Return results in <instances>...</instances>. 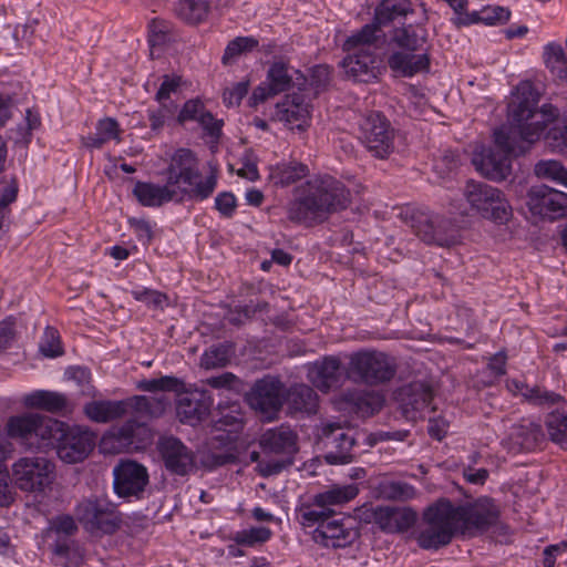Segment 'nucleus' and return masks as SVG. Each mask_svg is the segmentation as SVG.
I'll use <instances>...</instances> for the list:
<instances>
[{
  "label": "nucleus",
  "instance_id": "f257e3e1",
  "mask_svg": "<svg viewBox=\"0 0 567 567\" xmlns=\"http://www.w3.org/2000/svg\"><path fill=\"white\" fill-rule=\"evenodd\" d=\"M518 91L529 97L523 99L509 107L511 126L499 127L494 132V146L482 148L473 155L472 163L476 171L487 179L501 182L512 171V157L529 150L530 144L539 140L546 125L558 117L557 107L544 104L537 109L538 96L533 93L530 83H522Z\"/></svg>",
  "mask_w": 567,
  "mask_h": 567
},
{
  "label": "nucleus",
  "instance_id": "f03ea898",
  "mask_svg": "<svg viewBox=\"0 0 567 567\" xmlns=\"http://www.w3.org/2000/svg\"><path fill=\"white\" fill-rule=\"evenodd\" d=\"M498 518L499 509L492 498L481 497L458 506L442 498L424 512L426 527L420 530L416 540L421 548L436 550L449 545L456 533L486 530Z\"/></svg>",
  "mask_w": 567,
  "mask_h": 567
},
{
  "label": "nucleus",
  "instance_id": "7ed1b4c3",
  "mask_svg": "<svg viewBox=\"0 0 567 567\" xmlns=\"http://www.w3.org/2000/svg\"><path fill=\"white\" fill-rule=\"evenodd\" d=\"M349 204L350 192L340 181L330 175L315 176L306 182L300 196L289 205L288 218L313 226L346 209Z\"/></svg>",
  "mask_w": 567,
  "mask_h": 567
},
{
  "label": "nucleus",
  "instance_id": "20e7f679",
  "mask_svg": "<svg viewBox=\"0 0 567 567\" xmlns=\"http://www.w3.org/2000/svg\"><path fill=\"white\" fill-rule=\"evenodd\" d=\"M377 38L375 27L364 25L346 40L343 48L348 55L342 60V68L354 82L371 83L378 78Z\"/></svg>",
  "mask_w": 567,
  "mask_h": 567
},
{
  "label": "nucleus",
  "instance_id": "39448f33",
  "mask_svg": "<svg viewBox=\"0 0 567 567\" xmlns=\"http://www.w3.org/2000/svg\"><path fill=\"white\" fill-rule=\"evenodd\" d=\"M60 421L50 416L25 412L9 417L6 430L10 439L19 445L37 451H47L52 446V437L60 431Z\"/></svg>",
  "mask_w": 567,
  "mask_h": 567
},
{
  "label": "nucleus",
  "instance_id": "423d86ee",
  "mask_svg": "<svg viewBox=\"0 0 567 567\" xmlns=\"http://www.w3.org/2000/svg\"><path fill=\"white\" fill-rule=\"evenodd\" d=\"M400 217L425 244L450 247L457 241V228L447 217L415 207L403 208Z\"/></svg>",
  "mask_w": 567,
  "mask_h": 567
},
{
  "label": "nucleus",
  "instance_id": "0eeeda50",
  "mask_svg": "<svg viewBox=\"0 0 567 567\" xmlns=\"http://www.w3.org/2000/svg\"><path fill=\"white\" fill-rule=\"evenodd\" d=\"M217 178L210 174L205 182L196 184L193 188L175 187L166 181L164 185L147 182H136L133 194L138 203L145 207H159L168 202H183L185 198L204 200L215 190Z\"/></svg>",
  "mask_w": 567,
  "mask_h": 567
},
{
  "label": "nucleus",
  "instance_id": "6e6552de",
  "mask_svg": "<svg viewBox=\"0 0 567 567\" xmlns=\"http://www.w3.org/2000/svg\"><path fill=\"white\" fill-rule=\"evenodd\" d=\"M396 373L394 358L377 350H360L349 354L346 377L370 386L391 381Z\"/></svg>",
  "mask_w": 567,
  "mask_h": 567
},
{
  "label": "nucleus",
  "instance_id": "1a4fd4ad",
  "mask_svg": "<svg viewBox=\"0 0 567 567\" xmlns=\"http://www.w3.org/2000/svg\"><path fill=\"white\" fill-rule=\"evenodd\" d=\"M463 197L483 218L506 223L512 217V207L505 194L487 183L470 179L463 188Z\"/></svg>",
  "mask_w": 567,
  "mask_h": 567
},
{
  "label": "nucleus",
  "instance_id": "9d476101",
  "mask_svg": "<svg viewBox=\"0 0 567 567\" xmlns=\"http://www.w3.org/2000/svg\"><path fill=\"white\" fill-rule=\"evenodd\" d=\"M74 518L91 533L113 534L122 525V514L117 506L105 497L90 496L74 507Z\"/></svg>",
  "mask_w": 567,
  "mask_h": 567
},
{
  "label": "nucleus",
  "instance_id": "9b49d317",
  "mask_svg": "<svg viewBox=\"0 0 567 567\" xmlns=\"http://www.w3.org/2000/svg\"><path fill=\"white\" fill-rule=\"evenodd\" d=\"M358 138L372 156L384 159L394 151L395 131L380 112H370L359 122Z\"/></svg>",
  "mask_w": 567,
  "mask_h": 567
},
{
  "label": "nucleus",
  "instance_id": "f8f14e48",
  "mask_svg": "<svg viewBox=\"0 0 567 567\" xmlns=\"http://www.w3.org/2000/svg\"><path fill=\"white\" fill-rule=\"evenodd\" d=\"M79 526L75 518L69 514H61L49 520L43 530V538L52 554L64 560L65 564L81 558L78 540Z\"/></svg>",
  "mask_w": 567,
  "mask_h": 567
},
{
  "label": "nucleus",
  "instance_id": "ddd939ff",
  "mask_svg": "<svg viewBox=\"0 0 567 567\" xmlns=\"http://www.w3.org/2000/svg\"><path fill=\"white\" fill-rule=\"evenodd\" d=\"M60 431L52 437V446L65 463L82 462L95 446L96 435L86 427L69 426L60 421Z\"/></svg>",
  "mask_w": 567,
  "mask_h": 567
},
{
  "label": "nucleus",
  "instance_id": "4468645a",
  "mask_svg": "<svg viewBox=\"0 0 567 567\" xmlns=\"http://www.w3.org/2000/svg\"><path fill=\"white\" fill-rule=\"evenodd\" d=\"M54 464L43 456L20 457L12 465V480L24 492H43L54 480Z\"/></svg>",
  "mask_w": 567,
  "mask_h": 567
},
{
  "label": "nucleus",
  "instance_id": "2eb2a0df",
  "mask_svg": "<svg viewBox=\"0 0 567 567\" xmlns=\"http://www.w3.org/2000/svg\"><path fill=\"white\" fill-rule=\"evenodd\" d=\"M148 483L147 468L135 461H121L113 468L114 493L127 502L142 499Z\"/></svg>",
  "mask_w": 567,
  "mask_h": 567
},
{
  "label": "nucleus",
  "instance_id": "dca6fc26",
  "mask_svg": "<svg viewBox=\"0 0 567 567\" xmlns=\"http://www.w3.org/2000/svg\"><path fill=\"white\" fill-rule=\"evenodd\" d=\"M319 443L324 449V460L330 465L348 464L357 456V440L352 431L338 424L324 425L319 435Z\"/></svg>",
  "mask_w": 567,
  "mask_h": 567
},
{
  "label": "nucleus",
  "instance_id": "f3484780",
  "mask_svg": "<svg viewBox=\"0 0 567 567\" xmlns=\"http://www.w3.org/2000/svg\"><path fill=\"white\" fill-rule=\"evenodd\" d=\"M527 205L534 215L555 220L567 215V194L546 185L533 186L527 193Z\"/></svg>",
  "mask_w": 567,
  "mask_h": 567
},
{
  "label": "nucleus",
  "instance_id": "a211bd4d",
  "mask_svg": "<svg viewBox=\"0 0 567 567\" xmlns=\"http://www.w3.org/2000/svg\"><path fill=\"white\" fill-rule=\"evenodd\" d=\"M434 398L432 388L424 382H411L395 392L402 415L409 421L423 419Z\"/></svg>",
  "mask_w": 567,
  "mask_h": 567
},
{
  "label": "nucleus",
  "instance_id": "6ab92c4d",
  "mask_svg": "<svg viewBox=\"0 0 567 567\" xmlns=\"http://www.w3.org/2000/svg\"><path fill=\"white\" fill-rule=\"evenodd\" d=\"M158 452L166 471L173 475L186 476L195 468V454L179 439L165 436L158 441Z\"/></svg>",
  "mask_w": 567,
  "mask_h": 567
},
{
  "label": "nucleus",
  "instance_id": "aec40b11",
  "mask_svg": "<svg viewBox=\"0 0 567 567\" xmlns=\"http://www.w3.org/2000/svg\"><path fill=\"white\" fill-rule=\"evenodd\" d=\"M166 181L175 187L193 188L202 183L198 158L189 148H178L166 168Z\"/></svg>",
  "mask_w": 567,
  "mask_h": 567
},
{
  "label": "nucleus",
  "instance_id": "412c9836",
  "mask_svg": "<svg viewBox=\"0 0 567 567\" xmlns=\"http://www.w3.org/2000/svg\"><path fill=\"white\" fill-rule=\"evenodd\" d=\"M282 383L272 377L258 380L248 395L252 409L266 414L269 419L276 414L282 405Z\"/></svg>",
  "mask_w": 567,
  "mask_h": 567
},
{
  "label": "nucleus",
  "instance_id": "4be33fe9",
  "mask_svg": "<svg viewBox=\"0 0 567 567\" xmlns=\"http://www.w3.org/2000/svg\"><path fill=\"white\" fill-rule=\"evenodd\" d=\"M360 536L359 529L352 518H342L328 522L316 528L313 540L324 547L344 548L354 543Z\"/></svg>",
  "mask_w": 567,
  "mask_h": 567
},
{
  "label": "nucleus",
  "instance_id": "5701e85b",
  "mask_svg": "<svg viewBox=\"0 0 567 567\" xmlns=\"http://www.w3.org/2000/svg\"><path fill=\"white\" fill-rule=\"evenodd\" d=\"M344 374L341 360L334 355L317 360L308 369L310 382L324 393L340 388L344 381Z\"/></svg>",
  "mask_w": 567,
  "mask_h": 567
},
{
  "label": "nucleus",
  "instance_id": "b1692460",
  "mask_svg": "<svg viewBox=\"0 0 567 567\" xmlns=\"http://www.w3.org/2000/svg\"><path fill=\"white\" fill-rule=\"evenodd\" d=\"M212 405L208 391L195 390L179 398L176 413L182 423L195 426L208 416Z\"/></svg>",
  "mask_w": 567,
  "mask_h": 567
},
{
  "label": "nucleus",
  "instance_id": "393cba45",
  "mask_svg": "<svg viewBox=\"0 0 567 567\" xmlns=\"http://www.w3.org/2000/svg\"><path fill=\"white\" fill-rule=\"evenodd\" d=\"M276 117L291 130L305 131L310 120L309 104L299 93L288 94L276 105Z\"/></svg>",
  "mask_w": 567,
  "mask_h": 567
},
{
  "label": "nucleus",
  "instance_id": "a878e982",
  "mask_svg": "<svg viewBox=\"0 0 567 567\" xmlns=\"http://www.w3.org/2000/svg\"><path fill=\"white\" fill-rule=\"evenodd\" d=\"M430 63L431 59L427 52L396 51L388 59L389 68L404 78H412L417 73L427 72Z\"/></svg>",
  "mask_w": 567,
  "mask_h": 567
},
{
  "label": "nucleus",
  "instance_id": "bb28decb",
  "mask_svg": "<svg viewBox=\"0 0 567 567\" xmlns=\"http://www.w3.org/2000/svg\"><path fill=\"white\" fill-rule=\"evenodd\" d=\"M260 446L266 453L281 454L288 457L297 452V435L286 425L267 430L260 439Z\"/></svg>",
  "mask_w": 567,
  "mask_h": 567
},
{
  "label": "nucleus",
  "instance_id": "cd10ccee",
  "mask_svg": "<svg viewBox=\"0 0 567 567\" xmlns=\"http://www.w3.org/2000/svg\"><path fill=\"white\" fill-rule=\"evenodd\" d=\"M127 409L128 402L125 400H93L84 405L83 412L95 423H109L124 416Z\"/></svg>",
  "mask_w": 567,
  "mask_h": 567
},
{
  "label": "nucleus",
  "instance_id": "c85d7f7f",
  "mask_svg": "<svg viewBox=\"0 0 567 567\" xmlns=\"http://www.w3.org/2000/svg\"><path fill=\"white\" fill-rule=\"evenodd\" d=\"M24 404L28 408L40 409L51 413L71 412L73 405L69 399L59 392L37 390L24 396Z\"/></svg>",
  "mask_w": 567,
  "mask_h": 567
},
{
  "label": "nucleus",
  "instance_id": "c756f323",
  "mask_svg": "<svg viewBox=\"0 0 567 567\" xmlns=\"http://www.w3.org/2000/svg\"><path fill=\"white\" fill-rule=\"evenodd\" d=\"M542 426L533 421L524 420L512 426L509 440L515 451H530L543 440Z\"/></svg>",
  "mask_w": 567,
  "mask_h": 567
},
{
  "label": "nucleus",
  "instance_id": "7c9ffc66",
  "mask_svg": "<svg viewBox=\"0 0 567 567\" xmlns=\"http://www.w3.org/2000/svg\"><path fill=\"white\" fill-rule=\"evenodd\" d=\"M411 12H413V9L410 0H382L374 10L372 23L368 25H374L377 32L381 27L391 23L398 18L406 17Z\"/></svg>",
  "mask_w": 567,
  "mask_h": 567
},
{
  "label": "nucleus",
  "instance_id": "2f4dec72",
  "mask_svg": "<svg viewBox=\"0 0 567 567\" xmlns=\"http://www.w3.org/2000/svg\"><path fill=\"white\" fill-rule=\"evenodd\" d=\"M392 41L401 49L410 52L422 50L427 42V30L424 25L408 24L393 31Z\"/></svg>",
  "mask_w": 567,
  "mask_h": 567
},
{
  "label": "nucleus",
  "instance_id": "473e14b6",
  "mask_svg": "<svg viewBox=\"0 0 567 567\" xmlns=\"http://www.w3.org/2000/svg\"><path fill=\"white\" fill-rule=\"evenodd\" d=\"M334 515L333 509H328L323 505H317V498L313 496L311 501L301 503L296 508V516L303 527L320 528L326 525Z\"/></svg>",
  "mask_w": 567,
  "mask_h": 567
},
{
  "label": "nucleus",
  "instance_id": "72a5a7b5",
  "mask_svg": "<svg viewBox=\"0 0 567 567\" xmlns=\"http://www.w3.org/2000/svg\"><path fill=\"white\" fill-rule=\"evenodd\" d=\"M289 409L295 412L312 414L318 409V395L312 388L306 384H297L290 388L287 394Z\"/></svg>",
  "mask_w": 567,
  "mask_h": 567
},
{
  "label": "nucleus",
  "instance_id": "f704fd0d",
  "mask_svg": "<svg viewBox=\"0 0 567 567\" xmlns=\"http://www.w3.org/2000/svg\"><path fill=\"white\" fill-rule=\"evenodd\" d=\"M359 493V488L354 484L331 485L327 489L315 495L317 505H323L328 509L333 506H340L352 501Z\"/></svg>",
  "mask_w": 567,
  "mask_h": 567
},
{
  "label": "nucleus",
  "instance_id": "c9c22d12",
  "mask_svg": "<svg viewBox=\"0 0 567 567\" xmlns=\"http://www.w3.org/2000/svg\"><path fill=\"white\" fill-rule=\"evenodd\" d=\"M110 141H121L118 123L112 117L99 121L95 132L83 138L84 145L91 148H101Z\"/></svg>",
  "mask_w": 567,
  "mask_h": 567
},
{
  "label": "nucleus",
  "instance_id": "e433bc0d",
  "mask_svg": "<svg viewBox=\"0 0 567 567\" xmlns=\"http://www.w3.org/2000/svg\"><path fill=\"white\" fill-rule=\"evenodd\" d=\"M344 400L351 403L357 413L370 416L379 412L383 406V396L375 391L349 392Z\"/></svg>",
  "mask_w": 567,
  "mask_h": 567
},
{
  "label": "nucleus",
  "instance_id": "4c0bfd02",
  "mask_svg": "<svg viewBox=\"0 0 567 567\" xmlns=\"http://www.w3.org/2000/svg\"><path fill=\"white\" fill-rule=\"evenodd\" d=\"M292 73L301 76L299 71L290 68L285 61H274L267 72V82L271 85L272 92L279 94L288 91L293 84Z\"/></svg>",
  "mask_w": 567,
  "mask_h": 567
},
{
  "label": "nucleus",
  "instance_id": "58836bf2",
  "mask_svg": "<svg viewBox=\"0 0 567 567\" xmlns=\"http://www.w3.org/2000/svg\"><path fill=\"white\" fill-rule=\"evenodd\" d=\"M309 174L306 164L291 161L276 165L270 173V178L276 185L289 186Z\"/></svg>",
  "mask_w": 567,
  "mask_h": 567
},
{
  "label": "nucleus",
  "instance_id": "ea45409f",
  "mask_svg": "<svg viewBox=\"0 0 567 567\" xmlns=\"http://www.w3.org/2000/svg\"><path fill=\"white\" fill-rule=\"evenodd\" d=\"M177 17L187 24L203 22L209 12L208 0H178L175 6Z\"/></svg>",
  "mask_w": 567,
  "mask_h": 567
},
{
  "label": "nucleus",
  "instance_id": "a19ab883",
  "mask_svg": "<svg viewBox=\"0 0 567 567\" xmlns=\"http://www.w3.org/2000/svg\"><path fill=\"white\" fill-rule=\"evenodd\" d=\"M544 62L555 78L567 81V56L560 44L551 42L544 48Z\"/></svg>",
  "mask_w": 567,
  "mask_h": 567
},
{
  "label": "nucleus",
  "instance_id": "79ce46f5",
  "mask_svg": "<svg viewBox=\"0 0 567 567\" xmlns=\"http://www.w3.org/2000/svg\"><path fill=\"white\" fill-rule=\"evenodd\" d=\"M234 352L233 344L225 342L212 346L200 358V365L207 370L226 367Z\"/></svg>",
  "mask_w": 567,
  "mask_h": 567
},
{
  "label": "nucleus",
  "instance_id": "37998d69",
  "mask_svg": "<svg viewBox=\"0 0 567 567\" xmlns=\"http://www.w3.org/2000/svg\"><path fill=\"white\" fill-rule=\"evenodd\" d=\"M537 177L548 179L567 187V168L556 159H543L535 165Z\"/></svg>",
  "mask_w": 567,
  "mask_h": 567
},
{
  "label": "nucleus",
  "instance_id": "c03bdc74",
  "mask_svg": "<svg viewBox=\"0 0 567 567\" xmlns=\"http://www.w3.org/2000/svg\"><path fill=\"white\" fill-rule=\"evenodd\" d=\"M126 401L128 402V406H132L137 413L151 417L161 416L166 406V399L164 396L150 398L145 395H135Z\"/></svg>",
  "mask_w": 567,
  "mask_h": 567
},
{
  "label": "nucleus",
  "instance_id": "a18cd8bd",
  "mask_svg": "<svg viewBox=\"0 0 567 567\" xmlns=\"http://www.w3.org/2000/svg\"><path fill=\"white\" fill-rule=\"evenodd\" d=\"M271 536L272 532L270 528L258 526L236 532L233 540L239 546L256 547L268 542Z\"/></svg>",
  "mask_w": 567,
  "mask_h": 567
},
{
  "label": "nucleus",
  "instance_id": "49530a36",
  "mask_svg": "<svg viewBox=\"0 0 567 567\" xmlns=\"http://www.w3.org/2000/svg\"><path fill=\"white\" fill-rule=\"evenodd\" d=\"M184 382L173 375H164L158 379H144L137 383V389L144 392H179Z\"/></svg>",
  "mask_w": 567,
  "mask_h": 567
},
{
  "label": "nucleus",
  "instance_id": "de8ad7c7",
  "mask_svg": "<svg viewBox=\"0 0 567 567\" xmlns=\"http://www.w3.org/2000/svg\"><path fill=\"white\" fill-rule=\"evenodd\" d=\"M545 141L553 152L567 151V117L557 121L546 133Z\"/></svg>",
  "mask_w": 567,
  "mask_h": 567
},
{
  "label": "nucleus",
  "instance_id": "09e8293b",
  "mask_svg": "<svg viewBox=\"0 0 567 567\" xmlns=\"http://www.w3.org/2000/svg\"><path fill=\"white\" fill-rule=\"evenodd\" d=\"M258 47V40L252 37H237L227 44L221 61L229 64L244 52H249Z\"/></svg>",
  "mask_w": 567,
  "mask_h": 567
},
{
  "label": "nucleus",
  "instance_id": "8fccbe9b",
  "mask_svg": "<svg viewBox=\"0 0 567 567\" xmlns=\"http://www.w3.org/2000/svg\"><path fill=\"white\" fill-rule=\"evenodd\" d=\"M141 431H145L144 426L130 420L118 427L111 437H104L102 445L105 449L111 440L118 442L121 445H133L135 443L136 433Z\"/></svg>",
  "mask_w": 567,
  "mask_h": 567
},
{
  "label": "nucleus",
  "instance_id": "3c124183",
  "mask_svg": "<svg viewBox=\"0 0 567 567\" xmlns=\"http://www.w3.org/2000/svg\"><path fill=\"white\" fill-rule=\"evenodd\" d=\"M547 431L551 441L558 444L567 443V415L559 412H553L548 415Z\"/></svg>",
  "mask_w": 567,
  "mask_h": 567
},
{
  "label": "nucleus",
  "instance_id": "603ef678",
  "mask_svg": "<svg viewBox=\"0 0 567 567\" xmlns=\"http://www.w3.org/2000/svg\"><path fill=\"white\" fill-rule=\"evenodd\" d=\"M40 352L47 358H56L63 353L56 329L48 327L39 344Z\"/></svg>",
  "mask_w": 567,
  "mask_h": 567
},
{
  "label": "nucleus",
  "instance_id": "864d4df0",
  "mask_svg": "<svg viewBox=\"0 0 567 567\" xmlns=\"http://www.w3.org/2000/svg\"><path fill=\"white\" fill-rule=\"evenodd\" d=\"M523 395L533 404L542 406H553L561 401V396L555 392L547 391L546 389L534 386H526Z\"/></svg>",
  "mask_w": 567,
  "mask_h": 567
},
{
  "label": "nucleus",
  "instance_id": "5fc2aeb1",
  "mask_svg": "<svg viewBox=\"0 0 567 567\" xmlns=\"http://www.w3.org/2000/svg\"><path fill=\"white\" fill-rule=\"evenodd\" d=\"M394 507L393 506H377L371 512V519L382 530L393 533L398 530V525L394 524Z\"/></svg>",
  "mask_w": 567,
  "mask_h": 567
},
{
  "label": "nucleus",
  "instance_id": "6e6d98bb",
  "mask_svg": "<svg viewBox=\"0 0 567 567\" xmlns=\"http://www.w3.org/2000/svg\"><path fill=\"white\" fill-rule=\"evenodd\" d=\"M381 493L390 499H409L414 496V488L402 482H385L381 485Z\"/></svg>",
  "mask_w": 567,
  "mask_h": 567
},
{
  "label": "nucleus",
  "instance_id": "4d7b16f0",
  "mask_svg": "<svg viewBox=\"0 0 567 567\" xmlns=\"http://www.w3.org/2000/svg\"><path fill=\"white\" fill-rule=\"evenodd\" d=\"M206 111L205 105L199 99H192L184 103L177 115V122L184 124L188 121H198Z\"/></svg>",
  "mask_w": 567,
  "mask_h": 567
},
{
  "label": "nucleus",
  "instance_id": "13d9d810",
  "mask_svg": "<svg viewBox=\"0 0 567 567\" xmlns=\"http://www.w3.org/2000/svg\"><path fill=\"white\" fill-rule=\"evenodd\" d=\"M182 84V78L179 75H169L165 74L163 76V82L155 94V100L158 103H163L164 101H168L173 93H176Z\"/></svg>",
  "mask_w": 567,
  "mask_h": 567
},
{
  "label": "nucleus",
  "instance_id": "bf43d9fd",
  "mask_svg": "<svg viewBox=\"0 0 567 567\" xmlns=\"http://www.w3.org/2000/svg\"><path fill=\"white\" fill-rule=\"evenodd\" d=\"M197 123L202 126L206 135L213 140H218L221 135V128L224 125L223 120H217L209 111H205Z\"/></svg>",
  "mask_w": 567,
  "mask_h": 567
},
{
  "label": "nucleus",
  "instance_id": "052dcab7",
  "mask_svg": "<svg viewBox=\"0 0 567 567\" xmlns=\"http://www.w3.org/2000/svg\"><path fill=\"white\" fill-rule=\"evenodd\" d=\"M511 18V11L504 7H486L483 9L482 23L487 25L506 23Z\"/></svg>",
  "mask_w": 567,
  "mask_h": 567
},
{
  "label": "nucleus",
  "instance_id": "680f3d73",
  "mask_svg": "<svg viewBox=\"0 0 567 567\" xmlns=\"http://www.w3.org/2000/svg\"><path fill=\"white\" fill-rule=\"evenodd\" d=\"M215 207L224 217L230 218L237 207L236 197L229 192L220 193L215 198Z\"/></svg>",
  "mask_w": 567,
  "mask_h": 567
},
{
  "label": "nucleus",
  "instance_id": "e2e57ef3",
  "mask_svg": "<svg viewBox=\"0 0 567 567\" xmlns=\"http://www.w3.org/2000/svg\"><path fill=\"white\" fill-rule=\"evenodd\" d=\"M133 295L136 300L155 308H163L167 302V296L157 290L143 289L142 291H134Z\"/></svg>",
  "mask_w": 567,
  "mask_h": 567
},
{
  "label": "nucleus",
  "instance_id": "0e129e2a",
  "mask_svg": "<svg viewBox=\"0 0 567 567\" xmlns=\"http://www.w3.org/2000/svg\"><path fill=\"white\" fill-rule=\"evenodd\" d=\"M394 524L398 525L396 532H403L412 527L416 520V514L410 508L394 507Z\"/></svg>",
  "mask_w": 567,
  "mask_h": 567
},
{
  "label": "nucleus",
  "instance_id": "69168bd1",
  "mask_svg": "<svg viewBox=\"0 0 567 567\" xmlns=\"http://www.w3.org/2000/svg\"><path fill=\"white\" fill-rule=\"evenodd\" d=\"M248 93V84L245 82L236 83L231 89L225 90L223 94L224 103L227 105H239L240 101Z\"/></svg>",
  "mask_w": 567,
  "mask_h": 567
},
{
  "label": "nucleus",
  "instance_id": "338daca9",
  "mask_svg": "<svg viewBox=\"0 0 567 567\" xmlns=\"http://www.w3.org/2000/svg\"><path fill=\"white\" fill-rule=\"evenodd\" d=\"M330 68L327 65H316L311 70V85L315 86L316 91L323 90L330 82Z\"/></svg>",
  "mask_w": 567,
  "mask_h": 567
},
{
  "label": "nucleus",
  "instance_id": "774afa93",
  "mask_svg": "<svg viewBox=\"0 0 567 567\" xmlns=\"http://www.w3.org/2000/svg\"><path fill=\"white\" fill-rule=\"evenodd\" d=\"M567 550V542L547 546L543 551V567H554L557 556Z\"/></svg>",
  "mask_w": 567,
  "mask_h": 567
}]
</instances>
